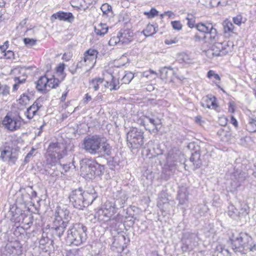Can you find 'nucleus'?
Segmentation results:
<instances>
[{
	"label": "nucleus",
	"mask_w": 256,
	"mask_h": 256,
	"mask_svg": "<svg viewBox=\"0 0 256 256\" xmlns=\"http://www.w3.org/2000/svg\"><path fill=\"white\" fill-rule=\"evenodd\" d=\"M87 228L81 223L74 224L67 231L66 242L69 245L80 246L87 239Z\"/></svg>",
	"instance_id": "39448f33"
},
{
	"label": "nucleus",
	"mask_w": 256,
	"mask_h": 256,
	"mask_svg": "<svg viewBox=\"0 0 256 256\" xmlns=\"http://www.w3.org/2000/svg\"><path fill=\"white\" fill-rule=\"evenodd\" d=\"M52 18L71 22L74 20V16L71 12L59 11L52 15Z\"/></svg>",
	"instance_id": "5701e85b"
},
{
	"label": "nucleus",
	"mask_w": 256,
	"mask_h": 256,
	"mask_svg": "<svg viewBox=\"0 0 256 256\" xmlns=\"http://www.w3.org/2000/svg\"><path fill=\"white\" fill-rule=\"evenodd\" d=\"M117 210L113 200H107L97 212L98 220L104 222L114 220Z\"/></svg>",
	"instance_id": "6e6552de"
},
{
	"label": "nucleus",
	"mask_w": 256,
	"mask_h": 256,
	"mask_svg": "<svg viewBox=\"0 0 256 256\" xmlns=\"http://www.w3.org/2000/svg\"><path fill=\"white\" fill-rule=\"evenodd\" d=\"M212 44V48L214 49V53H216L217 56H224L228 52V50L225 47L226 45H224V42L219 41Z\"/></svg>",
	"instance_id": "4be33fe9"
},
{
	"label": "nucleus",
	"mask_w": 256,
	"mask_h": 256,
	"mask_svg": "<svg viewBox=\"0 0 256 256\" xmlns=\"http://www.w3.org/2000/svg\"><path fill=\"white\" fill-rule=\"evenodd\" d=\"M199 238L196 234L190 232H184L181 242V248L183 252L192 250L198 246Z\"/></svg>",
	"instance_id": "1a4fd4ad"
},
{
	"label": "nucleus",
	"mask_w": 256,
	"mask_h": 256,
	"mask_svg": "<svg viewBox=\"0 0 256 256\" xmlns=\"http://www.w3.org/2000/svg\"><path fill=\"white\" fill-rule=\"evenodd\" d=\"M234 23L238 26H240L242 23V16L240 14L232 18Z\"/></svg>",
	"instance_id": "4d7b16f0"
},
{
	"label": "nucleus",
	"mask_w": 256,
	"mask_h": 256,
	"mask_svg": "<svg viewBox=\"0 0 256 256\" xmlns=\"http://www.w3.org/2000/svg\"><path fill=\"white\" fill-rule=\"evenodd\" d=\"M190 161L192 163L194 170L199 168L202 165V161L200 158V153L199 148L192 153L191 156L190 158Z\"/></svg>",
	"instance_id": "412c9836"
},
{
	"label": "nucleus",
	"mask_w": 256,
	"mask_h": 256,
	"mask_svg": "<svg viewBox=\"0 0 256 256\" xmlns=\"http://www.w3.org/2000/svg\"><path fill=\"white\" fill-rule=\"evenodd\" d=\"M82 148L91 154L109 156L112 153V148L106 138L100 135L86 136L82 144Z\"/></svg>",
	"instance_id": "f257e3e1"
},
{
	"label": "nucleus",
	"mask_w": 256,
	"mask_h": 256,
	"mask_svg": "<svg viewBox=\"0 0 256 256\" xmlns=\"http://www.w3.org/2000/svg\"><path fill=\"white\" fill-rule=\"evenodd\" d=\"M134 78L133 73L130 72H126L124 76L122 78L123 83L125 84H129Z\"/></svg>",
	"instance_id": "a19ab883"
},
{
	"label": "nucleus",
	"mask_w": 256,
	"mask_h": 256,
	"mask_svg": "<svg viewBox=\"0 0 256 256\" xmlns=\"http://www.w3.org/2000/svg\"><path fill=\"white\" fill-rule=\"evenodd\" d=\"M70 218V211L66 206L56 207L54 214V220L53 222L62 224L65 223L68 225Z\"/></svg>",
	"instance_id": "f8f14e48"
},
{
	"label": "nucleus",
	"mask_w": 256,
	"mask_h": 256,
	"mask_svg": "<svg viewBox=\"0 0 256 256\" xmlns=\"http://www.w3.org/2000/svg\"><path fill=\"white\" fill-rule=\"evenodd\" d=\"M21 118L10 117L8 114L2 120L3 125L10 131H14L19 128L21 126Z\"/></svg>",
	"instance_id": "ddd939ff"
},
{
	"label": "nucleus",
	"mask_w": 256,
	"mask_h": 256,
	"mask_svg": "<svg viewBox=\"0 0 256 256\" xmlns=\"http://www.w3.org/2000/svg\"><path fill=\"white\" fill-rule=\"evenodd\" d=\"M1 54L3 55L4 58L6 59H11L14 56V52L10 50H6L4 52H1Z\"/></svg>",
	"instance_id": "09e8293b"
},
{
	"label": "nucleus",
	"mask_w": 256,
	"mask_h": 256,
	"mask_svg": "<svg viewBox=\"0 0 256 256\" xmlns=\"http://www.w3.org/2000/svg\"><path fill=\"white\" fill-rule=\"evenodd\" d=\"M174 29L180 30L182 28V24L179 21H173L171 22Z\"/></svg>",
	"instance_id": "6e6d98bb"
},
{
	"label": "nucleus",
	"mask_w": 256,
	"mask_h": 256,
	"mask_svg": "<svg viewBox=\"0 0 256 256\" xmlns=\"http://www.w3.org/2000/svg\"><path fill=\"white\" fill-rule=\"evenodd\" d=\"M142 32L146 36H152L156 32V27L152 24H148Z\"/></svg>",
	"instance_id": "f704fd0d"
},
{
	"label": "nucleus",
	"mask_w": 256,
	"mask_h": 256,
	"mask_svg": "<svg viewBox=\"0 0 256 256\" xmlns=\"http://www.w3.org/2000/svg\"><path fill=\"white\" fill-rule=\"evenodd\" d=\"M24 42L27 46L31 47L36 44V40L33 38H24Z\"/></svg>",
	"instance_id": "49530a36"
},
{
	"label": "nucleus",
	"mask_w": 256,
	"mask_h": 256,
	"mask_svg": "<svg viewBox=\"0 0 256 256\" xmlns=\"http://www.w3.org/2000/svg\"><path fill=\"white\" fill-rule=\"evenodd\" d=\"M98 54V52L96 50L90 48L86 50L84 54H85L86 56H90L92 58H96Z\"/></svg>",
	"instance_id": "c03bdc74"
},
{
	"label": "nucleus",
	"mask_w": 256,
	"mask_h": 256,
	"mask_svg": "<svg viewBox=\"0 0 256 256\" xmlns=\"http://www.w3.org/2000/svg\"><path fill=\"white\" fill-rule=\"evenodd\" d=\"M82 172H85L86 177L88 178V176H91V168H90V162H88L81 167Z\"/></svg>",
	"instance_id": "37998d69"
},
{
	"label": "nucleus",
	"mask_w": 256,
	"mask_h": 256,
	"mask_svg": "<svg viewBox=\"0 0 256 256\" xmlns=\"http://www.w3.org/2000/svg\"><path fill=\"white\" fill-rule=\"evenodd\" d=\"M144 132L140 128L132 127L127 132V144L132 150L141 148L144 144Z\"/></svg>",
	"instance_id": "0eeeda50"
},
{
	"label": "nucleus",
	"mask_w": 256,
	"mask_h": 256,
	"mask_svg": "<svg viewBox=\"0 0 256 256\" xmlns=\"http://www.w3.org/2000/svg\"><path fill=\"white\" fill-rule=\"evenodd\" d=\"M36 88L38 91L46 90L48 84V78L46 76H40L36 82Z\"/></svg>",
	"instance_id": "c756f323"
},
{
	"label": "nucleus",
	"mask_w": 256,
	"mask_h": 256,
	"mask_svg": "<svg viewBox=\"0 0 256 256\" xmlns=\"http://www.w3.org/2000/svg\"><path fill=\"white\" fill-rule=\"evenodd\" d=\"M105 80L104 78L99 77H96L92 78L89 82L90 88H93L94 91H97L99 90L100 85L102 86H103L102 84H104Z\"/></svg>",
	"instance_id": "c85d7f7f"
},
{
	"label": "nucleus",
	"mask_w": 256,
	"mask_h": 256,
	"mask_svg": "<svg viewBox=\"0 0 256 256\" xmlns=\"http://www.w3.org/2000/svg\"><path fill=\"white\" fill-rule=\"evenodd\" d=\"M200 104L203 108H210L212 106L214 108L216 106V98L212 95H208L202 98Z\"/></svg>",
	"instance_id": "a878e982"
},
{
	"label": "nucleus",
	"mask_w": 256,
	"mask_h": 256,
	"mask_svg": "<svg viewBox=\"0 0 256 256\" xmlns=\"http://www.w3.org/2000/svg\"><path fill=\"white\" fill-rule=\"evenodd\" d=\"M34 148H32L28 154L26 156L25 158H24V162H26V163H28L29 162V160H30V158L32 156V154H33V153H34Z\"/></svg>",
	"instance_id": "bf43d9fd"
},
{
	"label": "nucleus",
	"mask_w": 256,
	"mask_h": 256,
	"mask_svg": "<svg viewBox=\"0 0 256 256\" xmlns=\"http://www.w3.org/2000/svg\"><path fill=\"white\" fill-rule=\"evenodd\" d=\"M205 54L206 56L210 58H212L214 56H216V53L214 52V49H212V48L204 51Z\"/></svg>",
	"instance_id": "3c124183"
},
{
	"label": "nucleus",
	"mask_w": 256,
	"mask_h": 256,
	"mask_svg": "<svg viewBox=\"0 0 256 256\" xmlns=\"http://www.w3.org/2000/svg\"><path fill=\"white\" fill-rule=\"evenodd\" d=\"M146 116H140V117L137 116L136 118L134 120L136 123H138V124H140L141 126H146V122H145V120H144V119L146 118Z\"/></svg>",
	"instance_id": "603ef678"
},
{
	"label": "nucleus",
	"mask_w": 256,
	"mask_h": 256,
	"mask_svg": "<svg viewBox=\"0 0 256 256\" xmlns=\"http://www.w3.org/2000/svg\"><path fill=\"white\" fill-rule=\"evenodd\" d=\"M14 80L15 82H16L20 85V84L24 83L26 80L24 78L20 79L19 77H16L14 78Z\"/></svg>",
	"instance_id": "69168bd1"
},
{
	"label": "nucleus",
	"mask_w": 256,
	"mask_h": 256,
	"mask_svg": "<svg viewBox=\"0 0 256 256\" xmlns=\"http://www.w3.org/2000/svg\"><path fill=\"white\" fill-rule=\"evenodd\" d=\"M42 106L40 100L37 99L30 106L27 108L25 112L26 116L30 120L32 118Z\"/></svg>",
	"instance_id": "6ab92c4d"
},
{
	"label": "nucleus",
	"mask_w": 256,
	"mask_h": 256,
	"mask_svg": "<svg viewBox=\"0 0 256 256\" xmlns=\"http://www.w3.org/2000/svg\"><path fill=\"white\" fill-rule=\"evenodd\" d=\"M182 157L183 158L184 155L176 148H172L168 152L166 158L167 163L168 166L170 168L171 170L176 168V162H180V159Z\"/></svg>",
	"instance_id": "4468645a"
},
{
	"label": "nucleus",
	"mask_w": 256,
	"mask_h": 256,
	"mask_svg": "<svg viewBox=\"0 0 256 256\" xmlns=\"http://www.w3.org/2000/svg\"><path fill=\"white\" fill-rule=\"evenodd\" d=\"M248 178V174L246 172L236 170L231 176L230 185L234 190H236Z\"/></svg>",
	"instance_id": "9b49d317"
},
{
	"label": "nucleus",
	"mask_w": 256,
	"mask_h": 256,
	"mask_svg": "<svg viewBox=\"0 0 256 256\" xmlns=\"http://www.w3.org/2000/svg\"><path fill=\"white\" fill-rule=\"evenodd\" d=\"M186 19L188 20L187 24L188 26V27L190 28H192L194 27L196 28V26L197 24H194L195 18L192 14H188Z\"/></svg>",
	"instance_id": "79ce46f5"
},
{
	"label": "nucleus",
	"mask_w": 256,
	"mask_h": 256,
	"mask_svg": "<svg viewBox=\"0 0 256 256\" xmlns=\"http://www.w3.org/2000/svg\"><path fill=\"white\" fill-rule=\"evenodd\" d=\"M98 194L94 188L84 190L82 188L74 190L70 193L68 198L71 204L76 208L82 210L92 204Z\"/></svg>",
	"instance_id": "f03ea898"
},
{
	"label": "nucleus",
	"mask_w": 256,
	"mask_h": 256,
	"mask_svg": "<svg viewBox=\"0 0 256 256\" xmlns=\"http://www.w3.org/2000/svg\"><path fill=\"white\" fill-rule=\"evenodd\" d=\"M108 44L110 46H115L116 44L120 46L122 44L120 40L118 34L116 36H113L110 38L108 42Z\"/></svg>",
	"instance_id": "a18cd8bd"
},
{
	"label": "nucleus",
	"mask_w": 256,
	"mask_h": 256,
	"mask_svg": "<svg viewBox=\"0 0 256 256\" xmlns=\"http://www.w3.org/2000/svg\"><path fill=\"white\" fill-rule=\"evenodd\" d=\"M94 60H95L94 62V63L96 62V58H92L90 57V56H86L85 54H84V56L83 58V61H84V62L86 63V62L88 61L89 62H92Z\"/></svg>",
	"instance_id": "338daca9"
},
{
	"label": "nucleus",
	"mask_w": 256,
	"mask_h": 256,
	"mask_svg": "<svg viewBox=\"0 0 256 256\" xmlns=\"http://www.w3.org/2000/svg\"><path fill=\"white\" fill-rule=\"evenodd\" d=\"M222 24L224 32L226 33L232 32L234 28V26L231 22H230L228 20H226L223 22Z\"/></svg>",
	"instance_id": "4c0bfd02"
},
{
	"label": "nucleus",
	"mask_w": 256,
	"mask_h": 256,
	"mask_svg": "<svg viewBox=\"0 0 256 256\" xmlns=\"http://www.w3.org/2000/svg\"><path fill=\"white\" fill-rule=\"evenodd\" d=\"M66 147L59 142H51L47 150V161L52 165L59 162L66 155Z\"/></svg>",
	"instance_id": "423d86ee"
},
{
	"label": "nucleus",
	"mask_w": 256,
	"mask_h": 256,
	"mask_svg": "<svg viewBox=\"0 0 256 256\" xmlns=\"http://www.w3.org/2000/svg\"><path fill=\"white\" fill-rule=\"evenodd\" d=\"M178 42V40L176 38H174L172 40H165V43L168 45H170L174 44H176V42Z\"/></svg>",
	"instance_id": "0e129e2a"
},
{
	"label": "nucleus",
	"mask_w": 256,
	"mask_h": 256,
	"mask_svg": "<svg viewBox=\"0 0 256 256\" xmlns=\"http://www.w3.org/2000/svg\"><path fill=\"white\" fill-rule=\"evenodd\" d=\"M122 44H128L132 41L133 32L130 30H121L118 33Z\"/></svg>",
	"instance_id": "a211bd4d"
},
{
	"label": "nucleus",
	"mask_w": 256,
	"mask_h": 256,
	"mask_svg": "<svg viewBox=\"0 0 256 256\" xmlns=\"http://www.w3.org/2000/svg\"><path fill=\"white\" fill-rule=\"evenodd\" d=\"M64 64H60L56 68L57 72L62 73L64 70Z\"/></svg>",
	"instance_id": "052dcab7"
},
{
	"label": "nucleus",
	"mask_w": 256,
	"mask_h": 256,
	"mask_svg": "<svg viewBox=\"0 0 256 256\" xmlns=\"http://www.w3.org/2000/svg\"><path fill=\"white\" fill-rule=\"evenodd\" d=\"M94 28V32L97 35L104 36L107 33L108 27L106 24L100 23L98 24V26H95Z\"/></svg>",
	"instance_id": "72a5a7b5"
},
{
	"label": "nucleus",
	"mask_w": 256,
	"mask_h": 256,
	"mask_svg": "<svg viewBox=\"0 0 256 256\" xmlns=\"http://www.w3.org/2000/svg\"><path fill=\"white\" fill-rule=\"evenodd\" d=\"M146 118L150 123L152 126V130L150 129L147 128L146 126L145 127L146 130H148L150 132L152 131L154 133L158 132L160 128H158V126L161 124L160 120L158 118L156 120L154 118H150L148 116H146Z\"/></svg>",
	"instance_id": "cd10ccee"
},
{
	"label": "nucleus",
	"mask_w": 256,
	"mask_h": 256,
	"mask_svg": "<svg viewBox=\"0 0 256 256\" xmlns=\"http://www.w3.org/2000/svg\"><path fill=\"white\" fill-rule=\"evenodd\" d=\"M100 9L103 12V14L108 16L109 13H111L110 16L113 15L112 7L110 5L107 3L102 4L100 7Z\"/></svg>",
	"instance_id": "58836bf2"
},
{
	"label": "nucleus",
	"mask_w": 256,
	"mask_h": 256,
	"mask_svg": "<svg viewBox=\"0 0 256 256\" xmlns=\"http://www.w3.org/2000/svg\"><path fill=\"white\" fill-rule=\"evenodd\" d=\"M18 101L20 104L22 105H26L30 101V98L28 95L23 94L20 96Z\"/></svg>",
	"instance_id": "de8ad7c7"
},
{
	"label": "nucleus",
	"mask_w": 256,
	"mask_h": 256,
	"mask_svg": "<svg viewBox=\"0 0 256 256\" xmlns=\"http://www.w3.org/2000/svg\"><path fill=\"white\" fill-rule=\"evenodd\" d=\"M27 192L28 193L24 195L27 198L24 200L26 202L28 201V199H32L37 196V193L36 191L33 190L32 186L28 187Z\"/></svg>",
	"instance_id": "ea45409f"
},
{
	"label": "nucleus",
	"mask_w": 256,
	"mask_h": 256,
	"mask_svg": "<svg viewBox=\"0 0 256 256\" xmlns=\"http://www.w3.org/2000/svg\"><path fill=\"white\" fill-rule=\"evenodd\" d=\"M207 76L210 78L213 77L214 79L220 80V78L219 75L217 74L214 73V72L212 70H210L207 74Z\"/></svg>",
	"instance_id": "864d4df0"
},
{
	"label": "nucleus",
	"mask_w": 256,
	"mask_h": 256,
	"mask_svg": "<svg viewBox=\"0 0 256 256\" xmlns=\"http://www.w3.org/2000/svg\"><path fill=\"white\" fill-rule=\"evenodd\" d=\"M144 14L146 15L148 18H152L158 14V12L156 8H152L150 12H145Z\"/></svg>",
	"instance_id": "8fccbe9b"
},
{
	"label": "nucleus",
	"mask_w": 256,
	"mask_h": 256,
	"mask_svg": "<svg viewBox=\"0 0 256 256\" xmlns=\"http://www.w3.org/2000/svg\"><path fill=\"white\" fill-rule=\"evenodd\" d=\"M104 86V88H109L110 92L117 90L120 88L119 80L111 75V80L110 82L105 81Z\"/></svg>",
	"instance_id": "b1692460"
},
{
	"label": "nucleus",
	"mask_w": 256,
	"mask_h": 256,
	"mask_svg": "<svg viewBox=\"0 0 256 256\" xmlns=\"http://www.w3.org/2000/svg\"><path fill=\"white\" fill-rule=\"evenodd\" d=\"M67 226L68 225L65 223L62 224L59 222H53L51 230L54 235L60 238L63 235Z\"/></svg>",
	"instance_id": "aec40b11"
},
{
	"label": "nucleus",
	"mask_w": 256,
	"mask_h": 256,
	"mask_svg": "<svg viewBox=\"0 0 256 256\" xmlns=\"http://www.w3.org/2000/svg\"><path fill=\"white\" fill-rule=\"evenodd\" d=\"M8 42L6 41L4 42V45L0 46V51L2 52H4L6 50V49L8 48Z\"/></svg>",
	"instance_id": "e2e57ef3"
},
{
	"label": "nucleus",
	"mask_w": 256,
	"mask_h": 256,
	"mask_svg": "<svg viewBox=\"0 0 256 256\" xmlns=\"http://www.w3.org/2000/svg\"><path fill=\"white\" fill-rule=\"evenodd\" d=\"M22 254V244L18 240L11 242L0 249V256H20Z\"/></svg>",
	"instance_id": "9d476101"
},
{
	"label": "nucleus",
	"mask_w": 256,
	"mask_h": 256,
	"mask_svg": "<svg viewBox=\"0 0 256 256\" xmlns=\"http://www.w3.org/2000/svg\"><path fill=\"white\" fill-rule=\"evenodd\" d=\"M174 74V70L170 67H164L160 70V77L163 80H166L168 78L172 80V76Z\"/></svg>",
	"instance_id": "bb28decb"
},
{
	"label": "nucleus",
	"mask_w": 256,
	"mask_h": 256,
	"mask_svg": "<svg viewBox=\"0 0 256 256\" xmlns=\"http://www.w3.org/2000/svg\"><path fill=\"white\" fill-rule=\"evenodd\" d=\"M228 213L230 217L234 219H236L238 217H240V215L245 216L248 214L246 209L242 208L240 212H238L232 204L228 206Z\"/></svg>",
	"instance_id": "393cba45"
},
{
	"label": "nucleus",
	"mask_w": 256,
	"mask_h": 256,
	"mask_svg": "<svg viewBox=\"0 0 256 256\" xmlns=\"http://www.w3.org/2000/svg\"><path fill=\"white\" fill-rule=\"evenodd\" d=\"M213 256H230V255L228 250L220 244L216 246Z\"/></svg>",
	"instance_id": "473e14b6"
},
{
	"label": "nucleus",
	"mask_w": 256,
	"mask_h": 256,
	"mask_svg": "<svg viewBox=\"0 0 256 256\" xmlns=\"http://www.w3.org/2000/svg\"><path fill=\"white\" fill-rule=\"evenodd\" d=\"M231 248L235 253L246 254L248 251L256 250V244L251 236L246 232L232 234L230 238Z\"/></svg>",
	"instance_id": "7ed1b4c3"
},
{
	"label": "nucleus",
	"mask_w": 256,
	"mask_h": 256,
	"mask_svg": "<svg viewBox=\"0 0 256 256\" xmlns=\"http://www.w3.org/2000/svg\"><path fill=\"white\" fill-rule=\"evenodd\" d=\"M90 162V168H91V176H88L89 178H93L95 176H99L104 172V165L98 164L96 162Z\"/></svg>",
	"instance_id": "f3484780"
},
{
	"label": "nucleus",
	"mask_w": 256,
	"mask_h": 256,
	"mask_svg": "<svg viewBox=\"0 0 256 256\" xmlns=\"http://www.w3.org/2000/svg\"><path fill=\"white\" fill-rule=\"evenodd\" d=\"M60 166L62 168L64 172H68L70 168V166L69 164H62L60 162Z\"/></svg>",
	"instance_id": "774afa93"
},
{
	"label": "nucleus",
	"mask_w": 256,
	"mask_h": 256,
	"mask_svg": "<svg viewBox=\"0 0 256 256\" xmlns=\"http://www.w3.org/2000/svg\"><path fill=\"white\" fill-rule=\"evenodd\" d=\"M60 82V81L58 78L52 76L51 78H48L47 87L50 88H55L58 86Z\"/></svg>",
	"instance_id": "e433bc0d"
},
{
	"label": "nucleus",
	"mask_w": 256,
	"mask_h": 256,
	"mask_svg": "<svg viewBox=\"0 0 256 256\" xmlns=\"http://www.w3.org/2000/svg\"><path fill=\"white\" fill-rule=\"evenodd\" d=\"M127 200L128 197L125 192L122 190H118L114 192V198L111 199V200H114L117 209L123 208Z\"/></svg>",
	"instance_id": "2eb2a0df"
},
{
	"label": "nucleus",
	"mask_w": 256,
	"mask_h": 256,
	"mask_svg": "<svg viewBox=\"0 0 256 256\" xmlns=\"http://www.w3.org/2000/svg\"><path fill=\"white\" fill-rule=\"evenodd\" d=\"M246 128L250 132H256V116H248V124H246Z\"/></svg>",
	"instance_id": "7c9ffc66"
},
{
	"label": "nucleus",
	"mask_w": 256,
	"mask_h": 256,
	"mask_svg": "<svg viewBox=\"0 0 256 256\" xmlns=\"http://www.w3.org/2000/svg\"><path fill=\"white\" fill-rule=\"evenodd\" d=\"M196 29L202 36L196 34L194 36V40L196 42L202 41L204 43L214 44L220 41V34L211 23L198 22L196 26Z\"/></svg>",
	"instance_id": "20e7f679"
},
{
	"label": "nucleus",
	"mask_w": 256,
	"mask_h": 256,
	"mask_svg": "<svg viewBox=\"0 0 256 256\" xmlns=\"http://www.w3.org/2000/svg\"><path fill=\"white\" fill-rule=\"evenodd\" d=\"M2 92L0 94L3 96H7L10 92V87L7 85H2L0 87Z\"/></svg>",
	"instance_id": "5fc2aeb1"
},
{
	"label": "nucleus",
	"mask_w": 256,
	"mask_h": 256,
	"mask_svg": "<svg viewBox=\"0 0 256 256\" xmlns=\"http://www.w3.org/2000/svg\"><path fill=\"white\" fill-rule=\"evenodd\" d=\"M84 63L83 60H81L79 62L75 68H74V71H72V74H76L78 69H81L82 67V66H84Z\"/></svg>",
	"instance_id": "13d9d810"
},
{
	"label": "nucleus",
	"mask_w": 256,
	"mask_h": 256,
	"mask_svg": "<svg viewBox=\"0 0 256 256\" xmlns=\"http://www.w3.org/2000/svg\"><path fill=\"white\" fill-rule=\"evenodd\" d=\"M48 241H49V240H48V238L42 237L40 240V244L41 246H44L47 243H48Z\"/></svg>",
	"instance_id": "680f3d73"
},
{
	"label": "nucleus",
	"mask_w": 256,
	"mask_h": 256,
	"mask_svg": "<svg viewBox=\"0 0 256 256\" xmlns=\"http://www.w3.org/2000/svg\"><path fill=\"white\" fill-rule=\"evenodd\" d=\"M188 194L186 188L180 189L178 194V198L180 204H185L188 201Z\"/></svg>",
	"instance_id": "2f4dec72"
},
{
	"label": "nucleus",
	"mask_w": 256,
	"mask_h": 256,
	"mask_svg": "<svg viewBox=\"0 0 256 256\" xmlns=\"http://www.w3.org/2000/svg\"><path fill=\"white\" fill-rule=\"evenodd\" d=\"M217 134L220 137L221 140L223 141L228 140L231 136V134L229 132L225 130L223 128L219 130L217 132Z\"/></svg>",
	"instance_id": "c9c22d12"
},
{
	"label": "nucleus",
	"mask_w": 256,
	"mask_h": 256,
	"mask_svg": "<svg viewBox=\"0 0 256 256\" xmlns=\"http://www.w3.org/2000/svg\"><path fill=\"white\" fill-rule=\"evenodd\" d=\"M1 150V154L0 158L4 161H8L12 164H14L17 160V158L15 155H14L12 153L11 148L10 146H4V148L2 150V148H0Z\"/></svg>",
	"instance_id": "dca6fc26"
}]
</instances>
